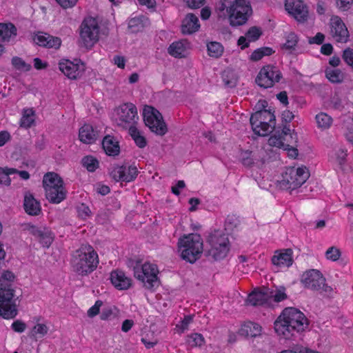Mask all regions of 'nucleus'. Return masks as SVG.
I'll list each match as a JSON object with an SVG mask.
<instances>
[{"instance_id":"1","label":"nucleus","mask_w":353,"mask_h":353,"mask_svg":"<svg viewBox=\"0 0 353 353\" xmlns=\"http://www.w3.org/2000/svg\"><path fill=\"white\" fill-rule=\"evenodd\" d=\"M309 321L301 310L296 307H286L274 323L275 332L285 339H290L305 332Z\"/></svg>"},{"instance_id":"2","label":"nucleus","mask_w":353,"mask_h":353,"mask_svg":"<svg viewBox=\"0 0 353 353\" xmlns=\"http://www.w3.org/2000/svg\"><path fill=\"white\" fill-rule=\"evenodd\" d=\"M216 12L219 18L227 19L230 26L237 27L247 23L252 9L250 2L245 0H219Z\"/></svg>"},{"instance_id":"3","label":"nucleus","mask_w":353,"mask_h":353,"mask_svg":"<svg viewBox=\"0 0 353 353\" xmlns=\"http://www.w3.org/2000/svg\"><path fill=\"white\" fill-rule=\"evenodd\" d=\"M70 263L75 273L81 276H87L97 268L99 257L91 245H83L72 254Z\"/></svg>"},{"instance_id":"4","label":"nucleus","mask_w":353,"mask_h":353,"mask_svg":"<svg viewBox=\"0 0 353 353\" xmlns=\"http://www.w3.org/2000/svg\"><path fill=\"white\" fill-rule=\"evenodd\" d=\"M177 250L181 259L194 263L203 254V239L195 233L183 234L178 240Z\"/></svg>"},{"instance_id":"5","label":"nucleus","mask_w":353,"mask_h":353,"mask_svg":"<svg viewBox=\"0 0 353 353\" xmlns=\"http://www.w3.org/2000/svg\"><path fill=\"white\" fill-rule=\"evenodd\" d=\"M259 108H263L252 114L250 124L254 132L259 136H266L272 131L275 125V115L270 109H265L268 102L260 100L257 104Z\"/></svg>"},{"instance_id":"6","label":"nucleus","mask_w":353,"mask_h":353,"mask_svg":"<svg viewBox=\"0 0 353 353\" xmlns=\"http://www.w3.org/2000/svg\"><path fill=\"white\" fill-rule=\"evenodd\" d=\"M14 274L6 271L0 277V315L4 319H13L17 314V305L13 299V294L8 290V282L12 281Z\"/></svg>"},{"instance_id":"7","label":"nucleus","mask_w":353,"mask_h":353,"mask_svg":"<svg viewBox=\"0 0 353 353\" xmlns=\"http://www.w3.org/2000/svg\"><path fill=\"white\" fill-rule=\"evenodd\" d=\"M309 176L310 172L305 166L286 168L277 181V187L292 192L305 183Z\"/></svg>"},{"instance_id":"8","label":"nucleus","mask_w":353,"mask_h":353,"mask_svg":"<svg viewBox=\"0 0 353 353\" xmlns=\"http://www.w3.org/2000/svg\"><path fill=\"white\" fill-rule=\"evenodd\" d=\"M43 186L47 199L53 203H59L66 196V190L62 179L55 172L46 173L43 178Z\"/></svg>"},{"instance_id":"9","label":"nucleus","mask_w":353,"mask_h":353,"mask_svg":"<svg viewBox=\"0 0 353 353\" xmlns=\"http://www.w3.org/2000/svg\"><path fill=\"white\" fill-rule=\"evenodd\" d=\"M301 283L304 288L327 296L332 295L333 289L326 283L322 273L315 269L304 272L301 277Z\"/></svg>"},{"instance_id":"10","label":"nucleus","mask_w":353,"mask_h":353,"mask_svg":"<svg viewBox=\"0 0 353 353\" xmlns=\"http://www.w3.org/2000/svg\"><path fill=\"white\" fill-rule=\"evenodd\" d=\"M208 255L214 260L225 258L230 250L229 239L223 231L215 230L212 232L208 236Z\"/></svg>"},{"instance_id":"11","label":"nucleus","mask_w":353,"mask_h":353,"mask_svg":"<svg viewBox=\"0 0 353 353\" xmlns=\"http://www.w3.org/2000/svg\"><path fill=\"white\" fill-rule=\"evenodd\" d=\"M112 119L119 126L129 130L139 121L137 108L132 103H123L114 110Z\"/></svg>"},{"instance_id":"12","label":"nucleus","mask_w":353,"mask_h":353,"mask_svg":"<svg viewBox=\"0 0 353 353\" xmlns=\"http://www.w3.org/2000/svg\"><path fill=\"white\" fill-rule=\"evenodd\" d=\"M159 269L156 264L145 262L142 265H137L134 268V277L141 281L143 287L152 290L159 285Z\"/></svg>"},{"instance_id":"13","label":"nucleus","mask_w":353,"mask_h":353,"mask_svg":"<svg viewBox=\"0 0 353 353\" xmlns=\"http://www.w3.org/2000/svg\"><path fill=\"white\" fill-rule=\"evenodd\" d=\"M99 37V26L96 19L85 18L80 26V39L82 45L90 48L98 41Z\"/></svg>"},{"instance_id":"14","label":"nucleus","mask_w":353,"mask_h":353,"mask_svg":"<svg viewBox=\"0 0 353 353\" xmlns=\"http://www.w3.org/2000/svg\"><path fill=\"white\" fill-rule=\"evenodd\" d=\"M143 117L145 125L159 135H164L167 132V126L160 112L150 105H145L143 110Z\"/></svg>"},{"instance_id":"15","label":"nucleus","mask_w":353,"mask_h":353,"mask_svg":"<svg viewBox=\"0 0 353 353\" xmlns=\"http://www.w3.org/2000/svg\"><path fill=\"white\" fill-rule=\"evenodd\" d=\"M329 34L336 42L345 43L349 40L350 34L343 20L336 15L331 17L329 21Z\"/></svg>"},{"instance_id":"16","label":"nucleus","mask_w":353,"mask_h":353,"mask_svg":"<svg viewBox=\"0 0 353 353\" xmlns=\"http://www.w3.org/2000/svg\"><path fill=\"white\" fill-rule=\"evenodd\" d=\"M281 77V73L278 68H261L255 81L259 86L268 88L279 82Z\"/></svg>"},{"instance_id":"17","label":"nucleus","mask_w":353,"mask_h":353,"mask_svg":"<svg viewBox=\"0 0 353 353\" xmlns=\"http://www.w3.org/2000/svg\"><path fill=\"white\" fill-rule=\"evenodd\" d=\"M111 177L118 182H131L135 179L138 174L136 166L132 165H115L110 171Z\"/></svg>"},{"instance_id":"18","label":"nucleus","mask_w":353,"mask_h":353,"mask_svg":"<svg viewBox=\"0 0 353 353\" xmlns=\"http://www.w3.org/2000/svg\"><path fill=\"white\" fill-rule=\"evenodd\" d=\"M297 141V134L289 128L284 127L281 132H276L269 138L268 144L270 146L283 149L288 143H296Z\"/></svg>"},{"instance_id":"19","label":"nucleus","mask_w":353,"mask_h":353,"mask_svg":"<svg viewBox=\"0 0 353 353\" xmlns=\"http://www.w3.org/2000/svg\"><path fill=\"white\" fill-rule=\"evenodd\" d=\"M285 10L298 22L303 23L308 18L307 6L301 0H285Z\"/></svg>"},{"instance_id":"20","label":"nucleus","mask_w":353,"mask_h":353,"mask_svg":"<svg viewBox=\"0 0 353 353\" xmlns=\"http://www.w3.org/2000/svg\"><path fill=\"white\" fill-rule=\"evenodd\" d=\"M110 280L112 285L119 290H128L132 285V280L121 270H113L110 273Z\"/></svg>"},{"instance_id":"21","label":"nucleus","mask_w":353,"mask_h":353,"mask_svg":"<svg viewBox=\"0 0 353 353\" xmlns=\"http://www.w3.org/2000/svg\"><path fill=\"white\" fill-rule=\"evenodd\" d=\"M269 289H255L248 296L246 303L251 305H261L268 303L270 300Z\"/></svg>"},{"instance_id":"22","label":"nucleus","mask_w":353,"mask_h":353,"mask_svg":"<svg viewBox=\"0 0 353 353\" xmlns=\"http://www.w3.org/2000/svg\"><path fill=\"white\" fill-rule=\"evenodd\" d=\"M34 41L39 46L58 48L61 46V39L58 37H52L47 33L39 32L34 37Z\"/></svg>"},{"instance_id":"23","label":"nucleus","mask_w":353,"mask_h":353,"mask_svg":"<svg viewBox=\"0 0 353 353\" xmlns=\"http://www.w3.org/2000/svg\"><path fill=\"white\" fill-rule=\"evenodd\" d=\"M292 251L290 249L277 251L274 253L272 261L279 268H288L292 264Z\"/></svg>"},{"instance_id":"24","label":"nucleus","mask_w":353,"mask_h":353,"mask_svg":"<svg viewBox=\"0 0 353 353\" xmlns=\"http://www.w3.org/2000/svg\"><path fill=\"white\" fill-rule=\"evenodd\" d=\"M17 35V29L12 23H0V41L10 43L13 41Z\"/></svg>"},{"instance_id":"25","label":"nucleus","mask_w":353,"mask_h":353,"mask_svg":"<svg viewBox=\"0 0 353 353\" xmlns=\"http://www.w3.org/2000/svg\"><path fill=\"white\" fill-rule=\"evenodd\" d=\"M200 23L194 14H188L182 21L181 32L183 34H190L199 30Z\"/></svg>"},{"instance_id":"26","label":"nucleus","mask_w":353,"mask_h":353,"mask_svg":"<svg viewBox=\"0 0 353 353\" xmlns=\"http://www.w3.org/2000/svg\"><path fill=\"white\" fill-rule=\"evenodd\" d=\"M102 147L105 154L110 157L119 155L120 152V145L117 138L107 135L102 141Z\"/></svg>"},{"instance_id":"27","label":"nucleus","mask_w":353,"mask_h":353,"mask_svg":"<svg viewBox=\"0 0 353 353\" xmlns=\"http://www.w3.org/2000/svg\"><path fill=\"white\" fill-rule=\"evenodd\" d=\"M347 150L343 149H339L335 151L330 157V161L334 163L337 168L343 171L347 172L351 170L350 165L346 164Z\"/></svg>"},{"instance_id":"28","label":"nucleus","mask_w":353,"mask_h":353,"mask_svg":"<svg viewBox=\"0 0 353 353\" xmlns=\"http://www.w3.org/2000/svg\"><path fill=\"white\" fill-rule=\"evenodd\" d=\"M239 332L248 337H257L262 333V327L257 323L248 321L241 325Z\"/></svg>"},{"instance_id":"29","label":"nucleus","mask_w":353,"mask_h":353,"mask_svg":"<svg viewBox=\"0 0 353 353\" xmlns=\"http://www.w3.org/2000/svg\"><path fill=\"white\" fill-rule=\"evenodd\" d=\"M190 49V43L186 40L173 42L168 48V53L174 57H185Z\"/></svg>"},{"instance_id":"30","label":"nucleus","mask_w":353,"mask_h":353,"mask_svg":"<svg viewBox=\"0 0 353 353\" xmlns=\"http://www.w3.org/2000/svg\"><path fill=\"white\" fill-rule=\"evenodd\" d=\"M79 137L81 142L91 144L97 140L98 133L92 125L85 124L79 129Z\"/></svg>"},{"instance_id":"31","label":"nucleus","mask_w":353,"mask_h":353,"mask_svg":"<svg viewBox=\"0 0 353 353\" xmlns=\"http://www.w3.org/2000/svg\"><path fill=\"white\" fill-rule=\"evenodd\" d=\"M23 207L26 212L31 216L38 215L41 210L40 203L30 194L25 195Z\"/></svg>"},{"instance_id":"32","label":"nucleus","mask_w":353,"mask_h":353,"mask_svg":"<svg viewBox=\"0 0 353 353\" xmlns=\"http://www.w3.org/2000/svg\"><path fill=\"white\" fill-rule=\"evenodd\" d=\"M34 234L37 238L40 243L45 248H49L53 241L54 236L50 230L47 229H34Z\"/></svg>"},{"instance_id":"33","label":"nucleus","mask_w":353,"mask_h":353,"mask_svg":"<svg viewBox=\"0 0 353 353\" xmlns=\"http://www.w3.org/2000/svg\"><path fill=\"white\" fill-rule=\"evenodd\" d=\"M149 24L148 19L143 16L140 15L131 18L128 21V28L132 32H136L141 30L145 26Z\"/></svg>"},{"instance_id":"34","label":"nucleus","mask_w":353,"mask_h":353,"mask_svg":"<svg viewBox=\"0 0 353 353\" xmlns=\"http://www.w3.org/2000/svg\"><path fill=\"white\" fill-rule=\"evenodd\" d=\"M36 114L32 108H26L23 110L20 119V126L24 128H29L35 123Z\"/></svg>"},{"instance_id":"35","label":"nucleus","mask_w":353,"mask_h":353,"mask_svg":"<svg viewBox=\"0 0 353 353\" xmlns=\"http://www.w3.org/2000/svg\"><path fill=\"white\" fill-rule=\"evenodd\" d=\"M128 130L129 134L139 148H143L146 146L147 141L143 135V133L136 127V125L130 128Z\"/></svg>"},{"instance_id":"36","label":"nucleus","mask_w":353,"mask_h":353,"mask_svg":"<svg viewBox=\"0 0 353 353\" xmlns=\"http://www.w3.org/2000/svg\"><path fill=\"white\" fill-rule=\"evenodd\" d=\"M327 79L332 83H339L343 79L344 74L339 68H327L325 71Z\"/></svg>"},{"instance_id":"37","label":"nucleus","mask_w":353,"mask_h":353,"mask_svg":"<svg viewBox=\"0 0 353 353\" xmlns=\"http://www.w3.org/2000/svg\"><path fill=\"white\" fill-rule=\"evenodd\" d=\"M316 121L319 128L321 130L328 129L332 123V119L328 114L321 112L316 116Z\"/></svg>"},{"instance_id":"38","label":"nucleus","mask_w":353,"mask_h":353,"mask_svg":"<svg viewBox=\"0 0 353 353\" xmlns=\"http://www.w3.org/2000/svg\"><path fill=\"white\" fill-rule=\"evenodd\" d=\"M81 163L83 166L89 172H94L99 165L98 159L91 155L84 157L81 160Z\"/></svg>"},{"instance_id":"39","label":"nucleus","mask_w":353,"mask_h":353,"mask_svg":"<svg viewBox=\"0 0 353 353\" xmlns=\"http://www.w3.org/2000/svg\"><path fill=\"white\" fill-rule=\"evenodd\" d=\"M186 343L191 347H201L205 343V339L202 334L192 333L187 336Z\"/></svg>"},{"instance_id":"40","label":"nucleus","mask_w":353,"mask_h":353,"mask_svg":"<svg viewBox=\"0 0 353 353\" xmlns=\"http://www.w3.org/2000/svg\"><path fill=\"white\" fill-rule=\"evenodd\" d=\"M207 48L209 56L214 58L219 57L223 52V48L219 42H210L207 45Z\"/></svg>"},{"instance_id":"41","label":"nucleus","mask_w":353,"mask_h":353,"mask_svg":"<svg viewBox=\"0 0 353 353\" xmlns=\"http://www.w3.org/2000/svg\"><path fill=\"white\" fill-rule=\"evenodd\" d=\"M17 170L12 168H0V183L10 185V179L9 176L15 174Z\"/></svg>"},{"instance_id":"42","label":"nucleus","mask_w":353,"mask_h":353,"mask_svg":"<svg viewBox=\"0 0 353 353\" xmlns=\"http://www.w3.org/2000/svg\"><path fill=\"white\" fill-rule=\"evenodd\" d=\"M141 341L148 349L152 348L159 342V340L154 332H150L143 335L141 337Z\"/></svg>"},{"instance_id":"43","label":"nucleus","mask_w":353,"mask_h":353,"mask_svg":"<svg viewBox=\"0 0 353 353\" xmlns=\"http://www.w3.org/2000/svg\"><path fill=\"white\" fill-rule=\"evenodd\" d=\"M298 37L294 32H290L286 33L285 42L283 44V48L288 50L294 49L298 43Z\"/></svg>"},{"instance_id":"44","label":"nucleus","mask_w":353,"mask_h":353,"mask_svg":"<svg viewBox=\"0 0 353 353\" xmlns=\"http://www.w3.org/2000/svg\"><path fill=\"white\" fill-rule=\"evenodd\" d=\"M273 53V50L270 48H261L254 50L250 56V59L253 61H259L264 56H268Z\"/></svg>"},{"instance_id":"45","label":"nucleus","mask_w":353,"mask_h":353,"mask_svg":"<svg viewBox=\"0 0 353 353\" xmlns=\"http://www.w3.org/2000/svg\"><path fill=\"white\" fill-rule=\"evenodd\" d=\"M49 327L45 323H37L32 330V335L36 338H42L47 334Z\"/></svg>"},{"instance_id":"46","label":"nucleus","mask_w":353,"mask_h":353,"mask_svg":"<svg viewBox=\"0 0 353 353\" xmlns=\"http://www.w3.org/2000/svg\"><path fill=\"white\" fill-rule=\"evenodd\" d=\"M192 321V318L191 316H185L183 319L180 321L174 327V332L179 334L184 332L185 330L188 329V327L191 322Z\"/></svg>"},{"instance_id":"47","label":"nucleus","mask_w":353,"mask_h":353,"mask_svg":"<svg viewBox=\"0 0 353 353\" xmlns=\"http://www.w3.org/2000/svg\"><path fill=\"white\" fill-rule=\"evenodd\" d=\"M59 70L68 79H75L81 75L80 68H59Z\"/></svg>"},{"instance_id":"48","label":"nucleus","mask_w":353,"mask_h":353,"mask_svg":"<svg viewBox=\"0 0 353 353\" xmlns=\"http://www.w3.org/2000/svg\"><path fill=\"white\" fill-rule=\"evenodd\" d=\"M341 256V252L340 249L335 246L329 248L325 253L326 259L333 262L338 261Z\"/></svg>"},{"instance_id":"49","label":"nucleus","mask_w":353,"mask_h":353,"mask_svg":"<svg viewBox=\"0 0 353 353\" xmlns=\"http://www.w3.org/2000/svg\"><path fill=\"white\" fill-rule=\"evenodd\" d=\"M222 78L225 84L230 87L234 86L236 81V77L230 69L224 70L222 74Z\"/></svg>"},{"instance_id":"50","label":"nucleus","mask_w":353,"mask_h":353,"mask_svg":"<svg viewBox=\"0 0 353 353\" xmlns=\"http://www.w3.org/2000/svg\"><path fill=\"white\" fill-rule=\"evenodd\" d=\"M262 34L261 30L256 26L250 28L245 36L249 42L256 41Z\"/></svg>"},{"instance_id":"51","label":"nucleus","mask_w":353,"mask_h":353,"mask_svg":"<svg viewBox=\"0 0 353 353\" xmlns=\"http://www.w3.org/2000/svg\"><path fill=\"white\" fill-rule=\"evenodd\" d=\"M270 299H273L276 302H280L287 298V295L283 288L276 289L275 291L270 292Z\"/></svg>"},{"instance_id":"52","label":"nucleus","mask_w":353,"mask_h":353,"mask_svg":"<svg viewBox=\"0 0 353 353\" xmlns=\"http://www.w3.org/2000/svg\"><path fill=\"white\" fill-rule=\"evenodd\" d=\"M77 213L80 218L82 219H86L90 216L91 211L88 206L81 203L77 207Z\"/></svg>"},{"instance_id":"53","label":"nucleus","mask_w":353,"mask_h":353,"mask_svg":"<svg viewBox=\"0 0 353 353\" xmlns=\"http://www.w3.org/2000/svg\"><path fill=\"white\" fill-rule=\"evenodd\" d=\"M103 305V301L98 300L95 302L94 305H92L87 312V314L89 317L93 318L99 314L100 308Z\"/></svg>"},{"instance_id":"54","label":"nucleus","mask_w":353,"mask_h":353,"mask_svg":"<svg viewBox=\"0 0 353 353\" xmlns=\"http://www.w3.org/2000/svg\"><path fill=\"white\" fill-rule=\"evenodd\" d=\"M343 59L349 66H353V49L347 48L343 50Z\"/></svg>"},{"instance_id":"55","label":"nucleus","mask_w":353,"mask_h":353,"mask_svg":"<svg viewBox=\"0 0 353 353\" xmlns=\"http://www.w3.org/2000/svg\"><path fill=\"white\" fill-rule=\"evenodd\" d=\"M59 66H80L81 65H83V63L81 62L80 59H74L73 61L69 60V59H61L60 60L59 63Z\"/></svg>"},{"instance_id":"56","label":"nucleus","mask_w":353,"mask_h":353,"mask_svg":"<svg viewBox=\"0 0 353 353\" xmlns=\"http://www.w3.org/2000/svg\"><path fill=\"white\" fill-rule=\"evenodd\" d=\"M11 327L16 332L21 333L25 331L26 325L24 322L20 320H17L12 323Z\"/></svg>"},{"instance_id":"57","label":"nucleus","mask_w":353,"mask_h":353,"mask_svg":"<svg viewBox=\"0 0 353 353\" xmlns=\"http://www.w3.org/2000/svg\"><path fill=\"white\" fill-rule=\"evenodd\" d=\"M291 143H288V145L286 146H284L283 148V150H285L287 152V154L289 157L295 159L298 156V150L292 146H290Z\"/></svg>"},{"instance_id":"58","label":"nucleus","mask_w":353,"mask_h":353,"mask_svg":"<svg viewBox=\"0 0 353 353\" xmlns=\"http://www.w3.org/2000/svg\"><path fill=\"white\" fill-rule=\"evenodd\" d=\"M186 5L192 9L199 8L204 5L205 0H184Z\"/></svg>"},{"instance_id":"59","label":"nucleus","mask_w":353,"mask_h":353,"mask_svg":"<svg viewBox=\"0 0 353 353\" xmlns=\"http://www.w3.org/2000/svg\"><path fill=\"white\" fill-rule=\"evenodd\" d=\"M57 3L64 9L74 7L78 0H55Z\"/></svg>"},{"instance_id":"60","label":"nucleus","mask_w":353,"mask_h":353,"mask_svg":"<svg viewBox=\"0 0 353 353\" xmlns=\"http://www.w3.org/2000/svg\"><path fill=\"white\" fill-rule=\"evenodd\" d=\"M352 2L353 0H336V6L341 10H347Z\"/></svg>"},{"instance_id":"61","label":"nucleus","mask_w":353,"mask_h":353,"mask_svg":"<svg viewBox=\"0 0 353 353\" xmlns=\"http://www.w3.org/2000/svg\"><path fill=\"white\" fill-rule=\"evenodd\" d=\"M112 315V310L110 307H103L100 313V318L102 320H108Z\"/></svg>"},{"instance_id":"62","label":"nucleus","mask_w":353,"mask_h":353,"mask_svg":"<svg viewBox=\"0 0 353 353\" xmlns=\"http://www.w3.org/2000/svg\"><path fill=\"white\" fill-rule=\"evenodd\" d=\"M325 39V36L322 33H317L314 37L310 38L309 39L310 43H316V44H321Z\"/></svg>"},{"instance_id":"63","label":"nucleus","mask_w":353,"mask_h":353,"mask_svg":"<svg viewBox=\"0 0 353 353\" xmlns=\"http://www.w3.org/2000/svg\"><path fill=\"white\" fill-rule=\"evenodd\" d=\"M185 185L183 181H179L175 185L172 187V192L175 195H179L180 190L183 189Z\"/></svg>"},{"instance_id":"64","label":"nucleus","mask_w":353,"mask_h":353,"mask_svg":"<svg viewBox=\"0 0 353 353\" xmlns=\"http://www.w3.org/2000/svg\"><path fill=\"white\" fill-rule=\"evenodd\" d=\"M276 98L283 105L288 104V97L286 92H281L276 95Z\"/></svg>"}]
</instances>
